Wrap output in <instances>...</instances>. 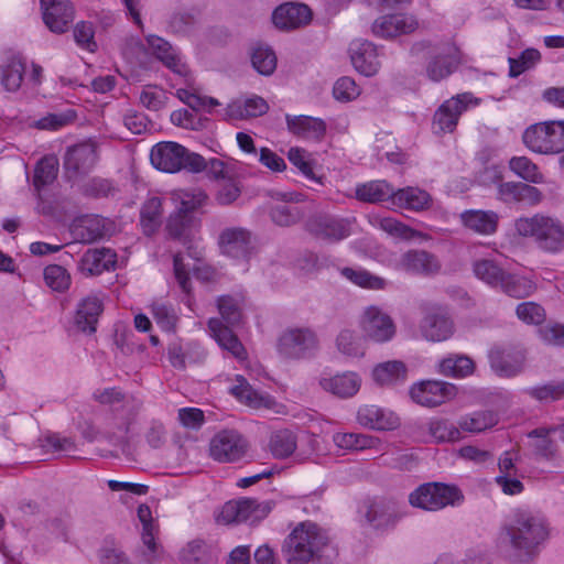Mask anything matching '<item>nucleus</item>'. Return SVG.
Here are the masks:
<instances>
[{
  "label": "nucleus",
  "instance_id": "f257e3e1",
  "mask_svg": "<svg viewBox=\"0 0 564 564\" xmlns=\"http://www.w3.org/2000/svg\"><path fill=\"white\" fill-rule=\"evenodd\" d=\"M503 532L514 558L520 563H531L549 538V525L542 514L517 509L505 524Z\"/></svg>",
  "mask_w": 564,
  "mask_h": 564
},
{
  "label": "nucleus",
  "instance_id": "f03ea898",
  "mask_svg": "<svg viewBox=\"0 0 564 564\" xmlns=\"http://www.w3.org/2000/svg\"><path fill=\"white\" fill-rule=\"evenodd\" d=\"M329 539L317 524L306 521L297 524L285 538L281 552L286 564H307L328 551Z\"/></svg>",
  "mask_w": 564,
  "mask_h": 564
},
{
  "label": "nucleus",
  "instance_id": "7ed1b4c3",
  "mask_svg": "<svg viewBox=\"0 0 564 564\" xmlns=\"http://www.w3.org/2000/svg\"><path fill=\"white\" fill-rule=\"evenodd\" d=\"M517 234L531 238L536 247L547 253L564 251V224L543 214L520 217L514 223Z\"/></svg>",
  "mask_w": 564,
  "mask_h": 564
},
{
  "label": "nucleus",
  "instance_id": "20e7f679",
  "mask_svg": "<svg viewBox=\"0 0 564 564\" xmlns=\"http://www.w3.org/2000/svg\"><path fill=\"white\" fill-rule=\"evenodd\" d=\"M208 196L199 187L178 191V243L188 245L193 257L198 258L200 252L194 246V240L202 226Z\"/></svg>",
  "mask_w": 564,
  "mask_h": 564
},
{
  "label": "nucleus",
  "instance_id": "39448f33",
  "mask_svg": "<svg viewBox=\"0 0 564 564\" xmlns=\"http://www.w3.org/2000/svg\"><path fill=\"white\" fill-rule=\"evenodd\" d=\"M178 100L189 109H178V127L189 130H199L204 127L198 112L205 107H216L219 101L213 97H202L195 85V78L188 66L178 57Z\"/></svg>",
  "mask_w": 564,
  "mask_h": 564
},
{
  "label": "nucleus",
  "instance_id": "423d86ee",
  "mask_svg": "<svg viewBox=\"0 0 564 564\" xmlns=\"http://www.w3.org/2000/svg\"><path fill=\"white\" fill-rule=\"evenodd\" d=\"M524 145L539 154L564 152V120H551L529 126L522 135Z\"/></svg>",
  "mask_w": 564,
  "mask_h": 564
},
{
  "label": "nucleus",
  "instance_id": "0eeeda50",
  "mask_svg": "<svg viewBox=\"0 0 564 564\" xmlns=\"http://www.w3.org/2000/svg\"><path fill=\"white\" fill-rule=\"evenodd\" d=\"M430 51L433 54L426 64V75L432 82H441L457 68L459 64L458 50L452 44L433 47L432 43L426 40L417 41L411 47L413 55H420Z\"/></svg>",
  "mask_w": 564,
  "mask_h": 564
},
{
  "label": "nucleus",
  "instance_id": "6e6552de",
  "mask_svg": "<svg viewBox=\"0 0 564 564\" xmlns=\"http://www.w3.org/2000/svg\"><path fill=\"white\" fill-rule=\"evenodd\" d=\"M463 499L464 496L457 487L442 482L423 484L409 496L411 506L429 511L458 505Z\"/></svg>",
  "mask_w": 564,
  "mask_h": 564
},
{
  "label": "nucleus",
  "instance_id": "1a4fd4ad",
  "mask_svg": "<svg viewBox=\"0 0 564 564\" xmlns=\"http://www.w3.org/2000/svg\"><path fill=\"white\" fill-rule=\"evenodd\" d=\"M422 314L419 332L426 341L442 343L454 336L455 323L446 308L438 304H425Z\"/></svg>",
  "mask_w": 564,
  "mask_h": 564
},
{
  "label": "nucleus",
  "instance_id": "9d476101",
  "mask_svg": "<svg viewBox=\"0 0 564 564\" xmlns=\"http://www.w3.org/2000/svg\"><path fill=\"white\" fill-rule=\"evenodd\" d=\"M364 337L378 344L392 340L397 334V325L390 314L379 305L366 306L358 319Z\"/></svg>",
  "mask_w": 564,
  "mask_h": 564
},
{
  "label": "nucleus",
  "instance_id": "9b49d317",
  "mask_svg": "<svg viewBox=\"0 0 564 564\" xmlns=\"http://www.w3.org/2000/svg\"><path fill=\"white\" fill-rule=\"evenodd\" d=\"M220 254L238 262H248L256 253V240L245 227H226L217 239Z\"/></svg>",
  "mask_w": 564,
  "mask_h": 564
},
{
  "label": "nucleus",
  "instance_id": "f8f14e48",
  "mask_svg": "<svg viewBox=\"0 0 564 564\" xmlns=\"http://www.w3.org/2000/svg\"><path fill=\"white\" fill-rule=\"evenodd\" d=\"M269 501L259 502L252 498H241L226 502L217 521L224 524L248 522L254 524L264 519L271 511Z\"/></svg>",
  "mask_w": 564,
  "mask_h": 564
},
{
  "label": "nucleus",
  "instance_id": "ddd939ff",
  "mask_svg": "<svg viewBox=\"0 0 564 564\" xmlns=\"http://www.w3.org/2000/svg\"><path fill=\"white\" fill-rule=\"evenodd\" d=\"M480 104V99L471 93H462L445 100L433 116V128L436 133H451L458 123L463 112Z\"/></svg>",
  "mask_w": 564,
  "mask_h": 564
},
{
  "label": "nucleus",
  "instance_id": "4468645a",
  "mask_svg": "<svg viewBox=\"0 0 564 564\" xmlns=\"http://www.w3.org/2000/svg\"><path fill=\"white\" fill-rule=\"evenodd\" d=\"M318 340L310 328H289L278 340V351L288 359L311 357L317 349Z\"/></svg>",
  "mask_w": 564,
  "mask_h": 564
},
{
  "label": "nucleus",
  "instance_id": "2eb2a0df",
  "mask_svg": "<svg viewBox=\"0 0 564 564\" xmlns=\"http://www.w3.org/2000/svg\"><path fill=\"white\" fill-rule=\"evenodd\" d=\"M99 161L98 145L88 140L69 147L64 156V169L68 178L89 173Z\"/></svg>",
  "mask_w": 564,
  "mask_h": 564
},
{
  "label": "nucleus",
  "instance_id": "dca6fc26",
  "mask_svg": "<svg viewBox=\"0 0 564 564\" xmlns=\"http://www.w3.org/2000/svg\"><path fill=\"white\" fill-rule=\"evenodd\" d=\"M491 369L499 377L512 378L524 370L525 351L514 346H495L488 352Z\"/></svg>",
  "mask_w": 564,
  "mask_h": 564
},
{
  "label": "nucleus",
  "instance_id": "f3484780",
  "mask_svg": "<svg viewBox=\"0 0 564 564\" xmlns=\"http://www.w3.org/2000/svg\"><path fill=\"white\" fill-rule=\"evenodd\" d=\"M185 246L187 249V256L194 259L196 262L193 265L185 263L182 253L178 251V288L185 294V296L182 299V302L189 308L191 312L195 313L196 311L194 308V301L191 295L189 275L195 276L197 280L207 282L214 279L215 270L212 267L199 262L202 258V250L198 249V246L195 241L194 246L196 247L197 251L200 252L198 258H194L193 254L191 256L188 245Z\"/></svg>",
  "mask_w": 564,
  "mask_h": 564
},
{
  "label": "nucleus",
  "instance_id": "a211bd4d",
  "mask_svg": "<svg viewBox=\"0 0 564 564\" xmlns=\"http://www.w3.org/2000/svg\"><path fill=\"white\" fill-rule=\"evenodd\" d=\"M457 389L453 383L438 380H424L410 389L412 400L427 408L441 405L456 395Z\"/></svg>",
  "mask_w": 564,
  "mask_h": 564
},
{
  "label": "nucleus",
  "instance_id": "6ab92c4d",
  "mask_svg": "<svg viewBox=\"0 0 564 564\" xmlns=\"http://www.w3.org/2000/svg\"><path fill=\"white\" fill-rule=\"evenodd\" d=\"M247 449V442L235 430H223L210 442V456L218 462L229 463L240 459Z\"/></svg>",
  "mask_w": 564,
  "mask_h": 564
},
{
  "label": "nucleus",
  "instance_id": "aec40b11",
  "mask_svg": "<svg viewBox=\"0 0 564 564\" xmlns=\"http://www.w3.org/2000/svg\"><path fill=\"white\" fill-rule=\"evenodd\" d=\"M306 229L317 238L332 241H339L350 235L348 220L327 214L312 216L306 221Z\"/></svg>",
  "mask_w": 564,
  "mask_h": 564
},
{
  "label": "nucleus",
  "instance_id": "412c9836",
  "mask_svg": "<svg viewBox=\"0 0 564 564\" xmlns=\"http://www.w3.org/2000/svg\"><path fill=\"white\" fill-rule=\"evenodd\" d=\"M398 268L406 273L431 276L441 271L442 264L435 254L423 249H412L400 257Z\"/></svg>",
  "mask_w": 564,
  "mask_h": 564
},
{
  "label": "nucleus",
  "instance_id": "4be33fe9",
  "mask_svg": "<svg viewBox=\"0 0 564 564\" xmlns=\"http://www.w3.org/2000/svg\"><path fill=\"white\" fill-rule=\"evenodd\" d=\"M43 20L54 33H64L74 20V7L69 0H40Z\"/></svg>",
  "mask_w": 564,
  "mask_h": 564
},
{
  "label": "nucleus",
  "instance_id": "5701e85b",
  "mask_svg": "<svg viewBox=\"0 0 564 564\" xmlns=\"http://www.w3.org/2000/svg\"><path fill=\"white\" fill-rule=\"evenodd\" d=\"M350 57L356 70L368 77L376 75L381 66L376 45L367 40L351 43Z\"/></svg>",
  "mask_w": 564,
  "mask_h": 564
},
{
  "label": "nucleus",
  "instance_id": "b1692460",
  "mask_svg": "<svg viewBox=\"0 0 564 564\" xmlns=\"http://www.w3.org/2000/svg\"><path fill=\"white\" fill-rule=\"evenodd\" d=\"M312 19L311 9L302 3H284L272 13L274 25L281 30H293L306 25Z\"/></svg>",
  "mask_w": 564,
  "mask_h": 564
},
{
  "label": "nucleus",
  "instance_id": "393cba45",
  "mask_svg": "<svg viewBox=\"0 0 564 564\" xmlns=\"http://www.w3.org/2000/svg\"><path fill=\"white\" fill-rule=\"evenodd\" d=\"M357 421L360 425L378 431H390L399 426V417L390 410L378 405H364L357 412Z\"/></svg>",
  "mask_w": 564,
  "mask_h": 564
},
{
  "label": "nucleus",
  "instance_id": "a878e982",
  "mask_svg": "<svg viewBox=\"0 0 564 564\" xmlns=\"http://www.w3.org/2000/svg\"><path fill=\"white\" fill-rule=\"evenodd\" d=\"M117 254L108 249H88L80 258L78 269L87 276L99 275L104 271L115 269Z\"/></svg>",
  "mask_w": 564,
  "mask_h": 564
},
{
  "label": "nucleus",
  "instance_id": "bb28decb",
  "mask_svg": "<svg viewBox=\"0 0 564 564\" xmlns=\"http://www.w3.org/2000/svg\"><path fill=\"white\" fill-rule=\"evenodd\" d=\"M285 119L289 131L299 138L321 141L326 134V123L319 118L286 115Z\"/></svg>",
  "mask_w": 564,
  "mask_h": 564
},
{
  "label": "nucleus",
  "instance_id": "cd10ccee",
  "mask_svg": "<svg viewBox=\"0 0 564 564\" xmlns=\"http://www.w3.org/2000/svg\"><path fill=\"white\" fill-rule=\"evenodd\" d=\"M279 196L283 202L271 207L269 212L271 220L281 227H290L297 224L304 217V213L299 206L290 204V202L299 200L300 195L284 193L279 194Z\"/></svg>",
  "mask_w": 564,
  "mask_h": 564
},
{
  "label": "nucleus",
  "instance_id": "c85d7f7f",
  "mask_svg": "<svg viewBox=\"0 0 564 564\" xmlns=\"http://www.w3.org/2000/svg\"><path fill=\"white\" fill-rule=\"evenodd\" d=\"M104 310L102 302L95 295H89L80 301L77 306L75 323L77 327L89 334L96 332L98 317Z\"/></svg>",
  "mask_w": 564,
  "mask_h": 564
},
{
  "label": "nucleus",
  "instance_id": "c756f323",
  "mask_svg": "<svg viewBox=\"0 0 564 564\" xmlns=\"http://www.w3.org/2000/svg\"><path fill=\"white\" fill-rule=\"evenodd\" d=\"M360 378L355 372H344L330 378H322L321 387L339 398H350L360 389Z\"/></svg>",
  "mask_w": 564,
  "mask_h": 564
},
{
  "label": "nucleus",
  "instance_id": "7c9ffc66",
  "mask_svg": "<svg viewBox=\"0 0 564 564\" xmlns=\"http://www.w3.org/2000/svg\"><path fill=\"white\" fill-rule=\"evenodd\" d=\"M401 518L394 502L375 501L369 505L366 519L376 529L393 527Z\"/></svg>",
  "mask_w": 564,
  "mask_h": 564
},
{
  "label": "nucleus",
  "instance_id": "2f4dec72",
  "mask_svg": "<svg viewBox=\"0 0 564 564\" xmlns=\"http://www.w3.org/2000/svg\"><path fill=\"white\" fill-rule=\"evenodd\" d=\"M208 328L221 348L228 350L238 359L246 358L245 347L232 330L223 324L221 319L210 318L208 321Z\"/></svg>",
  "mask_w": 564,
  "mask_h": 564
},
{
  "label": "nucleus",
  "instance_id": "473e14b6",
  "mask_svg": "<svg viewBox=\"0 0 564 564\" xmlns=\"http://www.w3.org/2000/svg\"><path fill=\"white\" fill-rule=\"evenodd\" d=\"M269 106L267 101L253 96L243 101H232L225 109V118L230 120H242L267 113Z\"/></svg>",
  "mask_w": 564,
  "mask_h": 564
},
{
  "label": "nucleus",
  "instance_id": "72a5a7b5",
  "mask_svg": "<svg viewBox=\"0 0 564 564\" xmlns=\"http://www.w3.org/2000/svg\"><path fill=\"white\" fill-rule=\"evenodd\" d=\"M217 556V550L200 539L188 542L181 552V560L184 564H212Z\"/></svg>",
  "mask_w": 564,
  "mask_h": 564
},
{
  "label": "nucleus",
  "instance_id": "f704fd0d",
  "mask_svg": "<svg viewBox=\"0 0 564 564\" xmlns=\"http://www.w3.org/2000/svg\"><path fill=\"white\" fill-rule=\"evenodd\" d=\"M70 232L76 240L84 243H91L104 237V221L97 216H85L73 223Z\"/></svg>",
  "mask_w": 564,
  "mask_h": 564
},
{
  "label": "nucleus",
  "instance_id": "c9c22d12",
  "mask_svg": "<svg viewBox=\"0 0 564 564\" xmlns=\"http://www.w3.org/2000/svg\"><path fill=\"white\" fill-rule=\"evenodd\" d=\"M25 58L21 54L10 55L1 67V84L8 91H17L23 82Z\"/></svg>",
  "mask_w": 564,
  "mask_h": 564
},
{
  "label": "nucleus",
  "instance_id": "e433bc0d",
  "mask_svg": "<svg viewBox=\"0 0 564 564\" xmlns=\"http://www.w3.org/2000/svg\"><path fill=\"white\" fill-rule=\"evenodd\" d=\"M356 198L360 202L376 204L390 199L392 202L394 187L386 181H371L356 186Z\"/></svg>",
  "mask_w": 564,
  "mask_h": 564
},
{
  "label": "nucleus",
  "instance_id": "4c0bfd02",
  "mask_svg": "<svg viewBox=\"0 0 564 564\" xmlns=\"http://www.w3.org/2000/svg\"><path fill=\"white\" fill-rule=\"evenodd\" d=\"M499 194L505 200L525 202L530 205H535L542 199V193L539 188L521 182H507L500 184Z\"/></svg>",
  "mask_w": 564,
  "mask_h": 564
},
{
  "label": "nucleus",
  "instance_id": "58836bf2",
  "mask_svg": "<svg viewBox=\"0 0 564 564\" xmlns=\"http://www.w3.org/2000/svg\"><path fill=\"white\" fill-rule=\"evenodd\" d=\"M498 215L495 212L466 210L462 214L463 224L481 235H492L497 231Z\"/></svg>",
  "mask_w": 564,
  "mask_h": 564
},
{
  "label": "nucleus",
  "instance_id": "ea45409f",
  "mask_svg": "<svg viewBox=\"0 0 564 564\" xmlns=\"http://www.w3.org/2000/svg\"><path fill=\"white\" fill-rule=\"evenodd\" d=\"M163 199L158 196L148 198L140 210V224L144 235L151 236L162 225Z\"/></svg>",
  "mask_w": 564,
  "mask_h": 564
},
{
  "label": "nucleus",
  "instance_id": "a19ab883",
  "mask_svg": "<svg viewBox=\"0 0 564 564\" xmlns=\"http://www.w3.org/2000/svg\"><path fill=\"white\" fill-rule=\"evenodd\" d=\"M430 194L417 187L394 189L392 204L410 210H422L429 207Z\"/></svg>",
  "mask_w": 564,
  "mask_h": 564
},
{
  "label": "nucleus",
  "instance_id": "79ce46f5",
  "mask_svg": "<svg viewBox=\"0 0 564 564\" xmlns=\"http://www.w3.org/2000/svg\"><path fill=\"white\" fill-rule=\"evenodd\" d=\"M236 382L237 383L230 388V392L240 402L253 409L270 408V397L263 395L254 390L242 376H238Z\"/></svg>",
  "mask_w": 564,
  "mask_h": 564
},
{
  "label": "nucleus",
  "instance_id": "37998d69",
  "mask_svg": "<svg viewBox=\"0 0 564 564\" xmlns=\"http://www.w3.org/2000/svg\"><path fill=\"white\" fill-rule=\"evenodd\" d=\"M152 165L162 172H176V142L163 141L156 143L150 153Z\"/></svg>",
  "mask_w": 564,
  "mask_h": 564
},
{
  "label": "nucleus",
  "instance_id": "c03bdc74",
  "mask_svg": "<svg viewBox=\"0 0 564 564\" xmlns=\"http://www.w3.org/2000/svg\"><path fill=\"white\" fill-rule=\"evenodd\" d=\"M475 371V362L466 355H452L440 362V372L447 377L465 378Z\"/></svg>",
  "mask_w": 564,
  "mask_h": 564
},
{
  "label": "nucleus",
  "instance_id": "a18cd8bd",
  "mask_svg": "<svg viewBox=\"0 0 564 564\" xmlns=\"http://www.w3.org/2000/svg\"><path fill=\"white\" fill-rule=\"evenodd\" d=\"M372 377L373 380L381 386L392 384L405 379L406 367L400 360L386 361L375 367Z\"/></svg>",
  "mask_w": 564,
  "mask_h": 564
},
{
  "label": "nucleus",
  "instance_id": "49530a36",
  "mask_svg": "<svg viewBox=\"0 0 564 564\" xmlns=\"http://www.w3.org/2000/svg\"><path fill=\"white\" fill-rule=\"evenodd\" d=\"M524 392L539 402H557L564 400V379L531 387L525 389Z\"/></svg>",
  "mask_w": 564,
  "mask_h": 564
},
{
  "label": "nucleus",
  "instance_id": "de8ad7c7",
  "mask_svg": "<svg viewBox=\"0 0 564 564\" xmlns=\"http://www.w3.org/2000/svg\"><path fill=\"white\" fill-rule=\"evenodd\" d=\"M340 273L348 281L357 286L369 290H383L387 281L383 278L375 275L365 269L343 268Z\"/></svg>",
  "mask_w": 564,
  "mask_h": 564
},
{
  "label": "nucleus",
  "instance_id": "09e8293b",
  "mask_svg": "<svg viewBox=\"0 0 564 564\" xmlns=\"http://www.w3.org/2000/svg\"><path fill=\"white\" fill-rule=\"evenodd\" d=\"M475 275L486 284L498 289L502 282L506 271L500 268L494 260L479 259L473 264Z\"/></svg>",
  "mask_w": 564,
  "mask_h": 564
},
{
  "label": "nucleus",
  "instance_id": "8fccbe9b",
  "mask_svg": "<svg viewBox=\"0 0 564 564\" xmlns=\"http://www.w3.org/2000/svg\"><path fill=\"white\" fill-rule=\"evenodd\" d=\"M498 423L497 415L491 411L474 412L459 420L460 432L480 433Z\"/></svg>",
  "mask_w": 564,
  "mask_h": 564
},
{
  "label": "nucleus",
  "instance_id": "3c124183",
  "mask_svg": "<svg viewBox=\"0 0 564 564\" xmlns=\"http://www.w3.org/2000/svg\"><path fill=\"white\" fill-rule=\"evenodd\" d=\"M498 289L514 299H523L534 291V284L527 278L506 272Z\"/></svg>",
  "mask_w": 564,
  "mask_h": 564
},
{
  "label": "nucleus",
  "instance_id": "603ef678",
  "mask_svg": "<svg viewBox=\"0 0 564 564\" xmlns=\"http://www.w3.org/2000/svg\"><path fill=\"white\" fill-rule=\"evenodd\" d=\"M551 433H556V431H553V426L538 427L528 433V437L539 438L534 444V452L546 460L554 459L557 454V445L549 437Z\"/></svg>",
  "mask_w": 564,
  "mask_h": 564
},
{
  "label": "nucleus",
  "instance_id": "864d4df0",
  "mask_svg": "<svg viewBox=\"0 0 564 564\" xmlns=\"http://www.w3.org/2000/svg\"><path fill=\"white\" fill-rule=\"evenodd\" d=\"M297 446L295 434L290 430H280L270 438V449L274 457L286 458L294 453Z\"/></svg>",
  "mask_w": 564,
  "mask_h": 564
},
{
  "label": "nucleus",
  "instance_id": "5fc2aeb1",
  "mask_svg": "<svg viewBox=\"0 0 564 564\" xmlns=\"http://www.w3.org/2000/svg\"><path fill=\"white\" fill-rule=\"evenodd\" d=\"M154 533H141L142 549L135 553L137 564H155L163 558L162 546L156 542Z\"/></svg>",
  "mask_w": 564,
  "mask_h": 564
},
{
  "label": "nucleus",
  "instance_id": "6e6d98bb",
  "mask_svg": "<svg viewBox=\"0 0 564 564\" xmlns=\"http://www.w3.org/2000/svg\"><path fill=\"white\" fill-rule=\"evenodd\" d=\"M251 63L261 75H271L276 67V56L273 50L265 45H257L252 48Z\"/></svg>",
  "mask_w": 564,
  "mask_h": 564
},
{
  "label": "nucleus",
  "instance_id": "4d7b16f0",
  "mask_svg": "<svg viewBox=\"0 0 564 564\" xmlns=\"http://www.w3.org/2000/svg\"><path fill=\"white\" fill-rule=\"evenodd\" d=\"M288 159L306 178L323 184V177L314 173V162L304 149L291 148L288 152Z\"/></svg>",
  "mask_w": 564,
  "mask_h": 564
},
{
  "label": "nucleus",
  "instance_id": "13d9d810",
  "mask_svg": "<svg viewBox=\"0 0 564 564\" xmlns=\"http://www.w3.org/2000/svg\"><path fill=\"white\" fill-rule=\"evenodd\" d=\"M149 50L158 59L163 62L173 72L176 70V59L174 56L173 46L164 39L156 35H149L147 37Z\"/></svg>",
  "mask_w": 564,
  "mask_h": 564
},
{
  "label": "nucleus",
  "instance_id": "bf43d9fd",
  "mask_svg": "<svg viewBox=\"0 0 564 564\" xmlns=\"http://www.w3.org/2000/svg\"><path fill=\"white\" fill-rule=\"evenodd\" d=\"M45 284L55 292H65L70 285V274L59 264H50L43 271Z\"/></svg>",
  "mask_w": 564,
  "mask_h": 564
},
{
  "label": "nucleus",
  "instance_id": "052dcab7",
  "mask_svg": "<svg viewBox=\"0 0 564 564\" xmlns=\"http://www.w3.org/2000/svg\"><path fill=\"white\" fill-rule=\"evenodd\" d=\"M429 431L437 442H457L462 438L459 425L456 426L447 419L431 421Z\"/></svg>",
  "mask_w": 564,
  "mask_h": 564
},
{
  "label": "nucleus",
  "instance_id": "680f3d73",
  "mask_svg": "<svg viewBox=\"0 0 564 564\" xmlns=\"http://www.w3.org/2000/svg\"><path fill=\"white\" fill-rule=\"evenodd\" d=\"M152 315L158 326L164 332H173L176 325V315L171 303L163 300L154 301Z\"/></svg>",
  "mask_w": 564,
  "mask_h": 564
},
{
  "label": "nucleus",
  "instance_id": "e2e57ef3",
  "mask_svg": "<svg viewBox=\"0 0 564 564\" xmlns=\"http://www.w3.org/2000/svg\"><path fill=\"white\" fill-rule=\"evenodd\" d=\"M217 307L223 319L234 326L241 321V301L231 295H221L217 300Z\"/></svg>",
  "mask_w": 564,
  "mask_h": 564
},
{
  "label": "nucleus",
  "instance_id": "0e129e2a",
  "mask_svg": "<svg viewBox=\"0 0 564 564\" xmlns=\"http://www.w3.org/2000/svg\"><path fill=\"white\" fill-rule=\"evenodd\" d=\"M58 172V164L54 158H43L35 167L33 183L40 189L43 186L52 184Z\"/></svg>",
  "mask_w": 564,
  "mask_h": 564
},
{
  "label": "nucleus",
  "instance_id": "69168bd1",
  "mask_svg": "<svg viewBox=\"0 0 564 564\" xmlns=\"http://www.w3.org/2000/svg\"><path fill=\"white\" fill-rule=\"evenodd\" d=\"M207 169V161L198 153L178 143V172L200 173Z\"/></svg>",
  "mask_w": 564,
  "mask_h": 564
},
{
  "label": "nucleus",
  "instance_id": "338daca9",
  "mask_svg": "<svg viewBox=\"0 0 564 564\" xmlns=\"http://www.w3.org/2000/svg\"><path fill=\"white\" fill-rule=\"evenodd\" d=\"M509 166L511 171L528 182L539 183L542 180V174L538 166L527 156L512 158Z\"/></svg>",
  "mask_w": 564,
  "mask_h": 564
},
{
  "label": "nucleus",
  "instance_id": "774afa93",
  "mask_svg": "<svg viewBox=\"0 0 564 564\" xmlns=\"http://www.w3.org/2000/svg\"><path fill=\"white\" fill-rule=\"evenodd\" d=\"M169 99L167 93L158 86H145L140 94V102L154 111L162 109Z\"/></svg>",
  "mask_w": 564,
  "mask_h": 564
}]
</instances>
